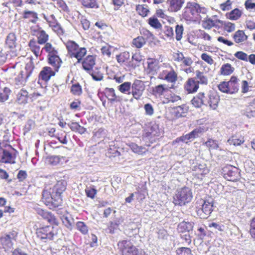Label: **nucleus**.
<instances>
[{
	"mask_svg": "<svg viewBox=\"0 0 255 255\" xmlns=\"http://www.w3.org/2000/svg\"><path fill=\"white\" fill-rule=\"evenodd\" d=\"M16 235L14 232H9L0 237V242L5 250L10 249L13 246L12 240H15Z\"/></svg>",
	"mask_w": 255,
	"mask_h": 255,
	"instance_id": "nucleus-16",
	"label": "nucleus"
},
{
	"mask_svg": "<svg viewBox=\"0 0 255 255\" xmlns=\"http://www.w3.org/2000/svg\"><path fill=\"white\" fill-rule=\"evenodd\" d=\"M71 93L74 96H79L82 94V88L79 83L73 84L70 88Z\"/></svg>",
	"mask_w": 255,
	"mask_h": 255,
	"instance_id": "nucleus-54",
	"label": "nucleus"
},
{
	"mask_svg": "<svg viewBox=\"0 0 255 255\" xmlns=\"http://www.w3.org/2000/svg\"><path fill=\"white\" fill-rule=\"evenodd\" d=\"M195 78L199 85H206L208 83V78L206 74L199 70L196 71V77Z\"/></svg>",
	"mask_w": 255,
	"mask_h": 255,
	"instance_id": "nucleus-37",
	"label": "nucleus"
},
{
	"mask_svg": "<svg viewBox=\"0 0 255 255\" xmlns=\"http://www.w3.org/2000/svg\"><path fill=\"white\" fill-rule=\"evenodd\" d=\"M222 22V20L219 19H212L210 17H206L202 22V26L205 29H211L213 27L217 29L220 28V23Z\"/></svg>",
	"mask_w": 255,
	"mask_h": 255,
	"instance_id": "nucleus-19",
	"label": "nucleus"
},
{
	"mask_svg": "<svg viewBox=\"0 0 255 255\" xmlns=\"http://www.w3.org/2000/svg\"><path fill=\"white\" fill-rule=\"evenodd\" d=\"M230 145L239 146L245 142L244 137L241 135H233L228 140Z\"/></svg>",
	"mask_w": 255,
	"mask_h": 255,
	"instance_id": "nucleus-38",
	"label": "nucleus"
},
{
	"mask_svg": "<svg viewBox=\"0 0 255 255\" xmlns=\"http://www.w3.org/2000/svg\"><path fill=\"white\" fill-rule=\"evenodd\" d=\"M205 97V94L203 92H200L192 99L191 104L195 108H200L204 105Z\"/></svg>",
	"mask_w": 255,
	"mask_h": 255,
	"instance_id": "nucleus-32",
	"label": "nucleus"
},
{
	"mask_svg": "<svg viewBox=\"0 0 255 255\" xmlns=\"http://www.w3.org/2000/svg\"><path fill=\"white\" fill-rule=\"evenodd\" d=\"M208 8L194 2H188L182 14L183 18L186 21L195 22L201 19V14L206 15Z\"/></svg>",
	"mask_w": 255,
	"mask_h": 255,
	"instance_id": "nucleus-2",
	"label": "nucleus"
},
{
	"mask_svg": "<svg viewBox=\"0 0 255 255\" xmlns=\"http://www.w3.org/2000/svg\"><path fill=\"white\" fill-rule=\"evenodd\" d=\"M132 63L131 66L135 68L139 65V64L142 61V56L139 53H135L131 57Z\"/></svg>",
	"mask_w": 255,
	"mask_h": 255,
	"instance_id": "nucleus-56",
	"label": "nucleus"
},
{
	"mask_svg": "<svg viewBox=\"0 0 255 255\" xmlns=\"http://www.w3.org/2000/svg\"><path fill=\"white\" fill-rule=\"evenodd\" d=\"M81 3L86 8H97L99 7L97 0H82Z\"/></svg>",
	"mask_w": 255,
	"mask_h": 255,
	"instance_id": "nucleus-51",
	"label": "nucleus"
},
{
	"mask_svg": "<svg viewBox=\"0 0 255 255\" xmlns=\"http://www.w3.org/2000/svg\"><path fill=\"white\" fill-rule=\"evenodd\" d=\"M43 18L45 20H46L49 26L51 28L59 23L55 15L53 14L50 15V17L49 18L46 17L45 15H44Z\"/></svg>",
	"mask_w": 255,
	"mask_h": 255,
	"instance_id": "nucleus-59",
	"label": "nucleus"
},
{
	"mask_svg": "<svg viewBox=\"0 0 255 255\" xmlns=\"http://www.w3.org/2000/svg\"><path fill=\"white\" fill-rule=\"evenodd\" d=\"M147 72L153 75L156 74L160 67L158 60L155 58H148L147 59Z\"/></svg>",
	"mask_w": 255,
	"mask_h": 255,
	"instance_id": "nucleus-23",
	"label": "nucleus"
},
{
	"mask_svg": "<svg viewBox=\"0 0 255 255\" xmlns=\"http://www.w3.org/2000/svg\"><path fill=\"white\" fill-rule=\"evenodd\" d=\"M181 100V97L176 95L173 93H171L168 95H166L165 97V103H174L177 102Z\"/></svg>",
	"mask_w": 255,
	"mask_h": 255,
	"instance_id": "nucleus-55",
	"label": "nucleus"
},
{
	"mask_svg": "<svg viewBox=\"0 0 255 255\" xmlns=\"http://www.w3.org/2000/svg\"><path fill=\"white\" fill-rule=\"evenodd\" d=\"M222 173L224 178L229 181L235 182L239 179L238 169L230 165H226L222 168Z\"/></svg>",
	"mask_w": 255,
	"mask_h": 255,
	"instance_id": "nucleus-13",
	"label": "nucleus"
},
{
	"mask_svg": "<svg viewBox=\"0 0 255 255\" xmlns=\"http://www.w3.org/2000/svg\"><path fill=\"white\" fill-rule=\"evenodd\" d=\"M242 15V11L238 8H236L229 12L226 14L227 18L231 20H237L239 19Z\"/></svg>",
	"mask_w": 255,
	"mask_h": 255,
	"instance_id": "nucleus-39",
	"label": "nucleus"
},
{
	"mask_svg": "<svg viewBox=\"0 0 255 255\" xmlns=\"http://www.w3.org/2000/svg\"><path fill=\"white\" fill-rule=\"evenodd\" d=\"M233 1L231 0H227L225 2L219 5V8L223 11H228L231 9Z\"/></svg>",
	"mask_w": 255,
	"mask_h": 255,
	"instance_id": "nucleus-64",
	"label": "nucleus"
},
{
	"mask_svg": "<svg viewBox=\"0 0 255 255\" xmlns=\"http://www.w3.org/2000/svg\"><path fill=\"white\" fill-rule=\"evenodd\" d=\"M68 126L72 131L78 132L81 134L84 133L86 131V128L81 126L77 122H72L71 124H68Z\"/></svg>",
	"mask_w": 255,
	"mask_h": 255,
	"instance_id": "nucleus-45",
	"label": "nucleus"
},
{
	"mask_svg": "<svg viewBox=\"0 0 255 255\" xmlns=\"http://www.w3.org/2000/svg\"><path fill=\"white\" fill-rule=\"evenodd\" d=\"M11 93L10 90L7 87H4L2 92H0V102L3 103L8 100Z\"/></svg>",
	"mask_w": 255,
	"mask_h": 255,
	"instance_id": "nucleus-58",
	"label": "nucleus"
},
{
	"mask_svg": "<svg viewBox=\"0 0 255 255\" xmlns=\"http://www.w3.org/2000/svg\"><path fill=\"white\" fill-rule=\"evenodd\" d=\"M91 75L93 79L96 81H102L104 78L103 74L98 69L93 71Z\"/></svg>",
	"mask_w": 255,
	"mask_h": 255,
	"instance_id": "nucleus-61",
	"label": "nucleus"
},
{
	"mask_svg": "<svg viewBox=\"0 0 255 255\" xmlns=\"http://www.w3.org/2000/svg\"><path fill=\"white\" fill-rule=\"evenodd\" d=\"M137 13L141 17H147L150 12L149 6L145 4H138L135 6Z\"/></svg>",
	"mask_w": 255,
	"mask_h": 255,
	"instance_id": "nucleus-34",
	"label": "nucleus"
},
{
	"mask_svg": "<svg viewBox=\"0 0 255 255\" xmlns=\"http://www.w3.org/2000/svg\"><path fill=\"white\" fill-rule=\"evenodd\" d=\"M17 36L14 32H10L6 36L5 40V46L11 51H13L17 46Z\"/></svg>",
	"mask_w": 255,
	"mask_h": 255,
	"instance_id": "nucleus-24",
	"label": "nucleus"
},
{
	"mask_svg": "<svg viewBox=\"0 0 255 255\" xmlns=\"http://www.w3.org/2000/svg\"><path fill=\"white\" fill-rule=\"evenodd\" d=\"M192 190L187 186H184L176 190L173 197V203L175 205L183 206L190 203L193 199Z\"/></svg>",
	"mask_w": 255,
	"mask_h": 255,
	"instance_id": "nucleus-4",
	"label": "nucleus"
},
{
	"mask_svg": "<svg viewBox=\"0 0 255 255\" xmlns=\"http://www.w3.org/2000/svg\"><path fill=\"white\" fill-rule=\"evenodd\" d=\"M67 50V54L71 59L77 60V63H81L82 68L88 73L93 71L96 65V55H88L86 47H81L72 40H68L64 42Z\"/></svg>",
	"mask_w": 255,
	"mask_h": 255,
	"instance_id": "nucleus-1",
	"label": "nucleus"
},
{
	"mask_svg": "<svg viewBox=\"0 0 255 255\" xmlns=\"http://www.w3.org/2000/svg\"><path fill=\"white\" fill-rule=\"evenodd\" d=\"M220 28L223 27L224 30L229 33L232 32L235 30L236 26L235 23L231 22L222 20V22L220 23Z\"/></svg>",
	"mask_w": 255,
	"mask_h": 255,
	"instance_id": "nucleus-50",
	"label": "nucleus"
},
{
	"mask_svg": "<svg viewBox=\"0 0 255 255\" xmlns=\"http://www.w3.org/2000/svg\"><path fill=\"white\" fill-rule=\"evenodd\" d=\"M36 237L45 242L54 240L58 235L55 227L43 225L36 230Z\"/></svg>",
	"mask_w": 255,
	"mask_h": 255,
	"instance_id": "nucleus-6",
	"label": "nucleus"
},
{
	"mask_svg": "<svg viewBox=\"0 0 255 255\" xmlns=\"http://www.w3.org/2000/svg\"><path fill=\"white\" fill-rule=\"evenodd\" d=\"M19 69L14 79L15 84L18 85H25L33 73L35 66L33 59L30 58L24 65L16 63L13 67Z\"/></svg>",
	"mask_w": 255,
	"mask_h": 255,
	"instance_id": "nucleus-3",
	"label": "nucleus"
},
{
	"mask_svg": "<svg viewBox=\"0 0 255 255\" xmlns=\"http://www.w3.org/2000/svg\"><path fill=\"white\" fill-rule=\"evenodd\" d=\"M158 78L162 80H165L168 83L174 84L177 81L178 78L177 73L173 68H171L169 71L167 70H163L159 74Z\"/></svg>",
	"mask_w": 255,
	"mask_h": 255,
	"instance_id": "nucleus-14",
	"label": "nucleus"
},
{
	"mask_svg": "<svg viewBox=\"0 0 255 255\" xmlns=\"http://www.w3.org/2000/svg\"><path fill=\"white\" fill-rule=\"evenodd\" d=\"M200 38L204 41L210 44L212 42L213 37L208 33L204 30L200 31Z\"/></svg>",
	"mask_w": 255,
	"mask_h": 255,
	"instance_id": "nucleus-62",
	"label": "nucleus"
},
{
	"mask_svg": "<svg viewBox=\"0 0 255 255\" xmlns=\"http://www.w3.org/2000/svg\"><path fill=\"white\" fill-rule=\"evenodd\" d=\"M130 94L133 99L140 100L143 95L145 90V85L144 82L139 80H135L132 84Z\"/></svg>",
	"mask_w": 255,
	"mask_h": 255,
	"instance_id": "nucleus-12",
	"label": "nucleus"
},
{
	"mask_svg": "<svg viewBox=\"0 0 255 255\" xmlns=\"http://www.w3.org/2000/svg\"><path fill=\"white\" fill-rule=\"evenodd\" d=\"M16 156L9 151L3 149L0 143V162L5 164H14L15 163Z\"/></svg>",
	"mask_w": 255,
	"mask_h": 255,
	"instance_id": "nucleus-17",
	"label": "nucleus"
},
{
	"mask_svg": "<svg viewBox=\"0 0 255 255\" xmlns=\"http://www.w3.org/2000/svg\"><path fill=\"white\" fill-rule=\"evenodd\" d=\"M168 91L165 84H159L155 86L152 89V93L155 96L160 97Z\"/></svg>",
	"mask_w": 255,
	"mask_h": 255,
	"instance_id": "nucleus-40",
	"label": "nucleus"
},
{
	"mask_svg": "<svg viewBox=\"0 0 255 255\" xmlns=\"http://www.w3.org/2000/svg\"><path fill=\"white\" fill-rule=\"evenodd\" d=\"M38 214L41 217V218L45 220L49 225L53 226L54 227H57L59 225V222L56 217L54 214L50 211L40 209L38 211Z\"/></svg>",
	"mask_w": 255,
	"mask_h": 255,
	"instance_id": "nucleus-15",
	"label": "nucleus"
},
{
	"mask_svg": "<svg viewBox=\"0 0 255 255\" xmlns=\"http://www.w3.org/2000/svg\"><path fill=\"white\" fill-rule=\"evenodd\" d=\"M56 72L54 69L48 66L44 67L40 72L38 76L39 80L45 82H48L51 78L55 76Z\"/></svg>",
	"mask_w": 255,
	"mask_h": 255,
	"instance_id": "nucleus-18",
	"label": "nucleus"
},
{
	"mask_svg": "<svg viewBox=\"0 0 255 255\" xmlns=\"http://www.w3.org/2000/svg\"><path fill=\"white\" fill-rule=\"evenodd\" d=\"M209 150L217 149L219 148L218 141L212 138L208 139L207 141L204 143Z\"/></svg>",
	"mask_w": 255,
	"mask_h": 255,
	"instance_id": "nucleus-52",
	"label": "nucleus"
},
{
	"mask_svg": "<svg viewBox=\"0 0 255 255\" xmlns=\"http://www.w3.org/2000/svg\"><path fill=\"white\" fill-rule=\"evenodd\" d=\"M184 0H167V3L169 5L171 11L176 12L179 10L183 3Z\"/></svg>",
	"mask_w": 255,
	"mask_h": 255,
	"instance_id": "nucleus-31",
	"label": "nucleus"
},
{
	"mask_svg": "<svg viewBox=\"0 0 255 255\" xmlns=\"http://www.w3.org/2000/svg\"><path fill=\"white\" fill-rule=\"evenodd\" d=\"M77 229L83 235H86L89 231V228L87 225L82 221H78L76 224Z\"/></svg>",
	"mask_w": 255,
	"mask_h": 255,
	"instance_id": "nucleus-53",
	"label": "nucleus"
},
{
	"mask_svg": "<svg viewBox=\"0 0 255 255\" xmlns=\"http://www.w3.org/2000/svg\"><path fill=\"white\" fill-rule=\"evenodd\" d=\"M248 36L244 30H238L233 35L234 41L238 44L243 43L248 39Z\"/></svg>",
	"mask_w": 255,
	"mask_h": 255,
	"instance_id": "nucleus-33",
	"label": "nucleus"
},
{
	"mask_svg": "<svg viewBox=\"0 0 255 255\" xmlns=\"http://www.w3.org/2000/svg\"><path fill=\"white\" fill-rule=\"evenodd\" d=\"M172 59L175 63L181 67L190 66L193 63V60L190 57L185 56L184 54L179 51L172 53Z\"/></svg>",
	"mask_w": 255,
	"mask_h": 255,
	"instance_id": "nucleus-11",
	"label": "nucleus"
},
{
	"mask_svg": "<svg viewBox=\"0 0 255 255\" xmlns=\"http://www.w3.org/2000/svg\"><path fill=\"white\" fill-rule=\"evenodd\" d=\"M193 225L189 222L183 221L177 226V230L179 233L189 232L193 230Z\"/></svg>",
	"mask_w": 255,
	"mask_h": 255,
	"instance_id": "nucleus-35",
	"label": "nucleus"
},
{
	"mask_svg": "<svg viewBox=\"0 0 255 255\" xmlns=\"http://www.w3.org/2000/svg\"><path fill=\"white\" fill-rule=\"evenodd\" d=\"M176 255H194L191 249L187 247H180L176 251Z\"/></svg>",
	"mask_w": 255,
	"mask_h": 255,
	"instance_id": "nucleus-57",
	"label": "nucleus"
},
{
	"mask_svg": "<svg viewBox=\"0 0 255 255\" xmlns=\"http://www.w3.org/2000/svg\"><path fill=\"white\" fill-rule=\"evenodd\" d=\"M42 50H44L45 52L47 53V56L58 53V50L49 42H47L44 44V46L42 48Z\"/></svg>",
	"mask_w": 255,
	"mask_h": 255,
	"instance_id": "nucleus-47",
	"label": "nucleus"
},
{
	"mask_svg": "<svg viewBox=\"0 0 255 255\" xmlns=\"http://www.w3.org/2000/svg\"><path fill=\"white\" fill-rule=\"evenodd\" d=\"M117 246L121 255H135L139 250L130 241L127 240L119 241Z\"/></svg>",
	"mask_w": 255,
	"mask_h": 255,
	"instance_id": "nucleus-9",
	"label": "nucleus"
},
{
	"mask_svg": "<svg viewBox=\"0 0 255 255\" xmlns=\"http://www.w3.org/2000/svg\"><path fill=\"white\" fill-rule=\"evenodd\" d=\"M145 38L141 36H138L132 39L131 42V46L137 49H140L146 44Z\"/></svg>",
	"mask_w": 255,
	"mask_h": 255,
	"instance_id": "nucleus-44",
	"label": "nucleus"
},
{
	"mask_svg": "<svg viewBox=\"0 0 255 255\" xmlns=\"http://www.w3.org/2000/svg\"><path fill=\"white\" fill-rule=\"evenodd\" d=\"M47 62L53 67V69L57 72L58 71L63 62L58 55V53L47 56Z\"/></svg>",
	"mask_w": 255,
	"mask_h": 255,
	"instance_id": "nucleus-22",
	"label": "nucleus"
},
{
	"mask_svg": "<svg viewBox=\"0 0 255 255\" xmlns=\"http://www.w3.org/2000/svg\"><path fill=\"white\" fill-rule=\"evenodd\" d=\"M40 96L41 95L39 93L35 92L29 94L25 89H21L16 95V101L19 105H25L29 101L33 102Z\"/></svg>",
	"mask_w": 255,
	"mask_h": 255,
	"instance_id": "nucleus-10",
	"label": "nucleus"
},
{
	"mask_svg": "<svg viewBox=\"0 0 255 255\" xmlns=\"http://www.w3.org/2000/svg\"><path fill=\"white\" fill-rule=\"evenodd\" d=\"M220 102L219 96L215 92H211L208 95V104L212 110L217 109Z\"/></svg>",
	"mask_w": 255,
	"mask_h": 255,
	"instance_id": "nucleus-28",
	"label": "nucleus"
},
{
	"mask_svg": "<svg viewBox=\"0 0 255 255\" xmlns=\"http://www.w3.org/2000/svg\"><path fill=\"white\" fill-rule=\"evenodd\" d=\"M184 88L188 93H194L198 91L199 85L195 80V78L192 77L188 79L184 85Z\"/></svg>",
	"mask_w": 255,
	"mask_h": 255,
	"instance_id": "nucleus-21",
	"label": "nucleus"
},
{
	"mask_svg": "<svg viewBox=\"0 0 255 255\" xmlns=\"http://www.w3.org/2000/svg\"><path fill=\"white\" fill-rule=\"evenodd\" d=\"M105 94L109 102L111 103L120 102L119 98L116 95L115 90L112 88H106Z\"/></svg>",
	"mask_w": 255,
	"mask_h": 255,
	"instance_id": "nucleus-30",
	"label": "nucleus"
},
{
	"mask_svg": "<svg viewBox=\"0 0 255 255\" xmlns=\"http://www.w3.org/2000/svg\"><path fill=\"white\" fill-rule=\"evenodd\" d=\"M127 145L134 153L138 154H143L147 150L144 147L138 146L134 142L129 143Z\"/></svg>",
	"mask_w": 255,
	"mask_h": 255,
	"instance_id": "nucleus-43",
	"label": "nucleus"
},
{
	"mask_svg": "<svg viewBox=\"0 0 255 255\" xmlns=\"http://www.w3.org/2000/svg\"><path fill=\"white\" fill-rule=\"evenodd\" d=\"M22 18L27 20L29 23L35 24L39 20L38 13L34 10L25 9L22 14Z\"/></svg>",
	"mask_w": 255,
	"mask_h": 255,
	"instance_id": "nucleus-25",
	"label": "nucleus"
},
{
	"mask_svg": "<svg viewBox=\"0 0 255 255\" xmlns=\"http://www.w3.org/2000/svg\"><path fill=\"white\" fill-rule=\"evenodd\" d=\"M214 201L212 199L205 200L203 198L196 199L194 207L197 214L201 218H206L213 211Z\"/></svg>",
	"mask_w": 255,
	"mask_h": 255,
	"instance_id": "nucleus-5",
	"label": "nucleus"
},
{
	"mask_svg": "<svg viewBox=\"0 0 255 255\" xmlns=\"http://www.w3.org/2000/svg\"><path fill=\"white\" fill-rule=\"evenodd\" d=\"M189 110V106L186 104H182L174 107L172 109V114L174 116V118L178 119L186 117Z\"/></svg>",
	"mask_w": 255,
	"mask_h": 255,
	"instance_id": "nucleus-20",
	"label": "nucleus"
},
{
	"mask_svg": "<svg viewBox=\"0 0 255 255\" xmlns=\"http://www.w3.org/2000/svg\"><path fill=\"white\" fill-rule=\"evenodd\" d=\"M194 139H195V137L192 132H190L185 135H183L182 136L177 137L176 139L173 141L172 143L173 144H174L175 143L179 142L180 141L188 143V142L192 141Z\"/></svg>",
	"mask_w": 255,
	"mask_h": 255,
	"instance_id": "nucleus-42",
	"label": "nucleus"
},
{
	"mask_svg": "<svg viewBox=\"0 0 255 255\" xmlns=\"http://www.w3.org/2000/svg\"><path fill=\"white\" fill-rule=\"evenodd\" d=\"M183 30V26L182 25L177 24L175 26L176 39L177 41H179L181 39L182 37Z\"/></svg>",
	"mask_w": 255,
	"mask_h": 255,
	"instance_id": "nucleus-63",
	"label": "nucleus"
},
{
	"mask_svg": "<svg viewBox=\"0 0 255 255\" xmlns=\"http://www.w3.org/2000/svg\"><path fill=\"white\" fill-rule=\"evenodd\" d=\"M130 53L128 51H125L120 53L116 56V59L119 64L121 65H124L127 63L130 59Z\"/></svg>",
	"mask_w": 255,
	"mask_h": 255,
	"instance_id": "nucleus-36",
	"label": "nucleus"
},
{
	"mask_svg": "<svg viewBox=\"0 0 255 255\" xmlns=\"http://www.w3.org/2000/svg\"><path fill=\"white\" fill-rule=\"evenodd\" d=\"M67 183L64 180H60L57 181L56 184L52 188L53 193L59 197H62L61 194L66 189Z\"/></svg>",
	"mask_w": 255,
	"mask_h": 255,
	"instance_id": "nucleus-27",
	"label": "nucleus"
},
{
	"mask_svg": "<svg viewBox=\"0 0 255 255\" xmlns=\"http://www.w3.org/2000/svg\"><path fill=\"white\" fill-rule=\"evenodd\" d=\"M40 44L34 38L31 39L28 44L30 51L37 58L41 55L43 51L41 49Z\"/></svg>",
	"mask_w": 255,
	"mask_h": 255,
	"instance_id": "nucleus-26",
	"label": "nucleus"
},
{
	"mask_svg": "<svg viewBox=\"0 0 255 255\" xmlns=\"http://www.w3.org/2000/svg\"><path fill=\"white\" fill-rule=\"evenodd\" d=\"M67 154H65L64 155H52L49 156L46 158V160L48 164L51 165H56L60 163L62 161H66L67 160Z\"/></svg>",
	"mask_w": 255,
	"mask_h": 255,
	"instance_id": "nucleus-29",
	"label": "nucleus"
},
{
	"mask_svg": "<svg viewBox=\"0 0 255 255\" xmlns=\"http://www.w3.org/2000/svg\"><path fill=\"white\" fill-rule=\"evenodd\" d=\"M235 68L229 63L223 64L220 69V74L224 76H228L232 74Z\"/></svg>",
	"mask_w": 255,
	"mask_h": 255,
	"instance_id": "nucleus-46",
	"label": "nucleus"
},
{
	"mask_svg": "<svg viewBox=\"0 0 255 255\" xmlns=\"http://www.w3.org/2000/svg\"><path fill=\"white\" fill-rule=\"evenodd\" d=\"M42 201L52 209L61 205L63 200L62 197L55 195L52 191L51 193L47 190H44L42 192Z\"/></svg>",
	"mask_w": 255,
	"mask_h": 255,
	"instance_id": "nucleus-7",
	"label": "nucleus"
},
{
	"mask_svg": "<svg viewBox=\"0 0 255 255\" xmlns=\"http://www.w3.org/2000/svg\"><path fill=\"white\" fill-rule=\"evenodd\" d=\"M85 191L86 196L92 199L95 198L96 195L97 193V190L93 186L87 187L85 189Z\"/></svg>",
	"mask_w": 255,
	"mask_h": 255,
	"instance_id": "nucleus-60",
	"label": "nucleus"
},
{
	"mask_svg": "<svg viewBox=\"0 0 255 255\" xmlns=\"http://www.w3.org/2000/svg\"><path fill=\"white\" fill-rule=\"evenodd\" d=\"M219 90L225 93L233 94L239 90L238 79L235 76H232L228 82H222L218 85Z\"/></svg>",
	"mask_w": 255,
	"mask_h": 255,
	"instance_id": "nucleus-8",
	"label": "nucleus"
},
{
	"mask_svg": "<svg viewBox=\"0 0 255 255\" xmlns=\"http://www.w3.org/2000/svg\"><path fill=\"white\" fill-rule=\"evenodd\" d=\"M131 86L132 84L130 82H125L119 85L118 89L122 93L129 95Z\"/></svg>",
	"mask_w": 255,
	"mask_h": 255,
	"instance_id": "nucleus-49",
	"label": "nucleus"
},
{
	"mask_svg": "<svg viewBox=\"0 0 255 255\" xmlns=\"http://www.w3.org/2000/svg\"><path fill=\"white\" fill-rule=\"evenodd\" d=\"M49 40V35L45 30L39 28L37 31V41L40 44H44Z\"/></svg>",
	"mask_w": 255,
	"mask_h": 255,
	"instance_id": "nucleus-41",
	"label": "nucleus"
},
{
	"mask_svg": "<svg viewBox=\"0 0 255 255\" xmlns=\"http://www.w3.org/2000/svg\"><path fill=\"white\" fill-rule=\"evenodd\" d=\"M147 23L155 29H159L162 27V24L155 15L149 17L147 20Z\"/></svg>",
	"mask_w": 255,
	"mask_h": 255,
	"instance_id": "nucleus-48",
	"label": "nucleus"
}]
</instances>
